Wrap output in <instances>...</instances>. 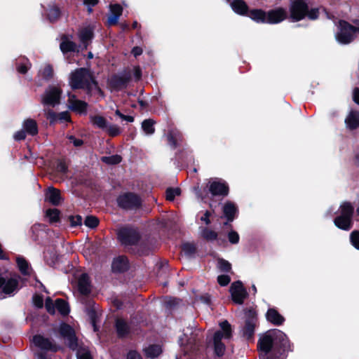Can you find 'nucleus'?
Instances as JSON below:
<instances>
[{
	"label": "nucleus",
	"instance_id": "obj_2",
	"mask_svg": "<svg viewBox=\"0 0 359 359\" xmlns=\"http://www.w3.org/2000/svg\"><path fill=\"white\" fill-rule=\"evenodd\" d=\"M117 240L123 246H135L142 238L137 227L126 224L121 226L116 231Z\"/></svg>",
	"mask_w": 359,
	"mask_h": 359
},
{
	"label": "nucleus",
	"instance_id": "obj_25",
	"mask_svg": "<svg viewBox=\"0 0 359 359\" xmlns=\"http://www.w3.org/2000/svg\"><path fill=\"white\" fill-rule=\"evenodd\" d=\"M231 9L238 15L247 16L250 8L244 0H233L230 3Z\"/></svg>",
	"mask_w": 359,
	"mask_h": 359
},
{
	"label": "nucleus",
	"instance_id": "obj_12",
	"mask_svg": "<svg viewBox=\"0 0 359 359\" xmlns=\"http://www.w3.org/2000/svg\"><path fill=\"white\" fill-rule=\"evenodd\" d=\"M33 342L34 345L41 350L57 353L62 350L60 345L53 342L49 338L45 337L41 334H36L33 337Z\"/></svg>",
	"mask_w": 359,
	"mask_h": 359
},
{
	"label": "nucleus",
	"instance_id": "obj_9",
	"mask_svg": "<svg viewBox=\"0 0 359 359\" xmlns=\"http://www.w3.org/2000/svg\"><path fill=\"white\" fill-rule=\"evenodd\" d=\"M309 4L305 0H290L289 5V18L291 22H297L306 18V12Z\"/></svg>",
	"mask_w": 359,
	"mask_h": 359
},
{
	"label": "nucleus",
	"instance_id": "obj_29",
	"mask_svg": "<svg viewBox=\"0 0 359 359\" xmlns=\"http://www.w3.org/2000/svg\"><path fill=\"white\" fill-rule=\"evenodd\" d=\"M247 16L257 23H266V12L262 9H251Z\"/></svg>",
	"mask_w": 359,
	"mask_h": 359
},
{
	"label": "nucleus",
	"instance_id": "obj_20",
	"mask_svg": "<svg viewBox=\"0 0 359 359\" xmlns=\"http://www.w3.org/2000/svg\"><path fill=\"white\" fill-rule=\"evenodd\" d=\"M265 316L266 320L275 326H280L283 325L285 321V317L274 307L269 308Z\"/></svg>",
	"mask_w": 359,
	"mask_h": 359
},
{
	"label": "nucleus",
	"instance_id": "obj_11",
	"mask_svg": "<svg viewBox=\"0 0 359 359\" xmlns=\"http://www.w3.org/2000/svg\"><path fill=\"white\" fill-rule=\"evenodd\" d=\"M229 292L232 301L236 304H243L245 299L248 297V293L241 280H236L231 283Z\"/></svg>",
	"mask_w": 359,
	"mask_h": 359
},
{
	"label": "nucleus",
	"instance_id": "obj_6",
	"mask_svg": "<svg viewBox=\"0 0 359 359\" xmlns=\"http://www.w3.org/2000/svg\"><path fill=\"white\" fill-rule=\"evenodd\" d=\"M132 80L130 69H124L120 74H114L108 80V85L112 90L120 91L126 89Z\"/></svg>",
	"mask_w": 359,
	"mask_h": 359
},
{
	"label": "nucleus",
	"instance_id": "obj_33",
	"mask_svg": "<svg viewBox=\"0 0 359 359\" xmlns=\"http://www.w3.org/2000/svg\"><path fill=\"white\" fill-rule=\"evenodd\" d=\"M76 43L72 41L69 40L66 36L62 37V41L60 44V48L64 53L75 52L76 50Z\"/></svg>",
	"mask_w": 359,
	"mask_h": 359
},
{
	"label": "nucleus",
	"instance_id": "obj_21",
	"mask_svg": "<svg viewBox=\"0 0 359 359\" xmlns=\"http://www.w3.org/2000/svg\"><path fill=\"white\" fill-rule=\"evenodd\" d=\"M129 261L126 256L114 258L111 264V270L114 273H124L129 269Z\"/></svg>",
	"mask_w": 359,
	"mask_h": 359
},
{
	"label": "nucleus",
	"instance_id": "obj_43",
	"mask_svg": "<svg viewBox=\"0 0 359 359\" xmlns=\"http://www.w3.org/2000/svg\"><path fill=\"white\" fill-rule=\"evenodd\" d=\"M16 263L19 271L24 276L29 275V263L28 262L22 257H18L16 259Z\"/></svg>",
	"mask_w": 359,
	"mask_h": 359
},
{
	"label": "nucleus",
	"instance_id": "obj_64",
	"mask_svg": "<svg viewBox=\"0 0 359 359\" xmlns=\"http://www.w3.org/2000/svg\"><path fill=\"white\" fill-rule=\"evenodd\" d=\"M68 140L70 141L71 143L74 144V147H79L83 144V140L81 139L76 138L74 135H69L67 137Z\"/></svg>",
	"mask_w": 359,
	"mask_h": 359
},
{
	"label": "nucleus",
	"instance_id": "obj_50",
	"mask_svg": "<svg viewBox=\"0 0 359 359\" xmlns=\"http://www.w3.org/2000/svg\"><path fill=\"white\" fill-rule=\"evenodd\" d=\"M106 131L107 134L111 137H117L122 133L121 128L115 124L108 125L107 128H106Z\"/></svg>",
	"mask_w": 359,
	"mask_h": 359
},
{
	"label": "nucleus",
	"instance_id": "obj_14",
	"mask_svg": "<svg viewBox=\"0 0 359 359\" xmlns=\"http://www.w3.org/2000/svg\"><path fill=\"white\" fill-rule=\"evenodd\" d=\"M208 191L213 196H226L229 193V187L224 180H214L209 182Z\"/></svg>",
	"mask_w": 359,
	"mask_h": 359
},
{
	"label": "nucleus",
	"instance_id": "obj_47",
	"mask_svg": "<svg viewBox=\"0 0 359 359\" xmlns=\"http://www.w3.org/2000/svg\"><path fill=\"white\" fill-rule=\"evenodd\" d=\"M61 11L57 6L50 8L47 13V18L51 22L56 21L60 16Z\"/></svg>",
	"mask_w": 359,
	"mask_h": 359
},
{
	"label": "nucleus",
	"instance_id": "obj_39",
	"mask_svg": "<svg viewBox=\"0 0 359 359\" xmlns=\"http://www.w3.org/2000/svg\"><path fill=\"white\" fill-rule=\"evenodd\" d=\"M91 122L97 128L102 130H106L108 126L107 120L102 116L95 115L91 116Z\"/></svg>",
	"mask_w": 359,
	"mask_h": 359
},
{
	"label": "nucleus",
	"instance_id": "obj_48",
	"mask_svg": "<svg viewBox=\"0 0 359 359\" xmlns=\"http://www.w3.org/2000/svg\"><path fill=\"white\" fill-rule=\"evenodd\" d=\"M181 189L180 188L168 187L165 191V198L167 201H172L175 196L180 195Z\"/></svg>",
	"mask_w": 359,
	"mask_h": 359
},
{
	"label": "nucleus",
	"instance_id": "obj_31",
	"mask_svg": "<svg viewBox=\"0 0 359 359\" xmlns=\"http://www.w3.org/2000/svg\"><path fill=\"white\" fill-rule=\"evenodd\" d=\"M182 139V135L177 130H169L167 134V141L169 146L175 149L180 147L179 141Z\"/></svg>",
	"mask_w": 359,
	"mask_h": 359
},
{
	"label": "nucleus",
	"instance_id": "obj_32",
	"mask_svg": "<svg viewBox=\"0 0 359 359\" xmlns=\"http://www.w3.org/2000/svg\"><path fill=\"white\" fill-rule=\"evenodd\" d=\"M79 37L80 41L87 48L89 42L94 37L93 30L89 27H84L79 32Z\"/></svg>",
	"mask_w": 359,
	"mask_h": 359
},
{
	"label": "nucleus",
	"instance_id": "obj_46",
	"mask_svg": "<svg viewBox=\"0 0 359 359\" xmlns=\"http://www.w3.org/2000/svg\"><path fill=\"white\" fill-rule=\"evenodd\" d=\"M221 331L223 332V338L230 339L232 336V329L230 323L227 320H224L219 323Z\"/></svg>",
	"mask_w": 359,
	"mask_h": 359
},
{
	"label": "nucleus",
	"instance_id": "obj_49",
	"mask_svg": "<svg viewBox=\"0 0 359 359\" xmlns=\"http://www.w3.org/2000/svg\"><path fill=\"white\" fill-rule=\"evenodd\" d=\"M67 221L70 224V226L76 228L82 225V217L79 215H69L67 218Z\"/></svg>",
	"mask_w": 359,
	"mask_h": 359
},
{
	"label": "nucleus",
	"instance_id": "obj_28",
	"mask_svg": "<svg viewBox=\"0 0 359 359\" xmlns=\"http://www.w3.org/2000/svg\"><path fill=\"white\" fill-rule=\"evenodd\" d=\"M86 313L89 318L90 319L91 324L93 327V330L95 332L99 330L98 327L97 326V319L98 318L97 313L96 311V309L95 307V303L93 301L90 300L86 306Z\"/></svg>",
	"mask_w": 359,
	"mask_h": 359
},
{
	"label": "nucleus",
	"instance_id": "obj_63",
	"mask_svg": "<svg viewBox=\"0 0 359 359\" xmlns=\"http://www.w3.org/2000/svg\"><path fill=\"white\" fill-rule=\"evenodd\" d=\"M115 115L118 116L123 121H126L130 123L133 122L135 120V118L133 116H129V115H125L123 113H121V111H119L118 109L116 110Z\"/></svg>",
	"mask_w": 359,
	"mask_h": 359
},
{
	"label": "nucleus",
	"instance_id": "obj_60",
	"mask_svg": "<svg viewBox=\"0 0 359 359\" xmlns=\"http://www.w3.org/2000/svg\"><path fill=\"white\" fill-rule=\"evenodd\" d=\"M228 240L231 244H238L239 243L240 237L238 233L233 230L230 231L227 235Z\"/></svg>",
	"mask_w": 359,
	"mask_h": 359
},
{
	"label": "nucleus",
	"instance_id": "obj_10",
	"mask_svg": "<svg viewBox=\"0 0 359 359\" xmlns=\"http://www.w3.org/2000/svg\"><path fill=\"white\" fill-rule=\"evenodd\" d=\"M62 90L56 86H50L41 97V103L43 105L54 107L60 102Z\"/></svg>",
	"mask_w": 359,
	"mask_h": 359
},
{
	"label": "nucleus",
	"instance_id": "obj_5",
	"mask_svg": "<svg viewBox=\"0 0 359 359\" xmlns=\"http://www.w3.org/2000/svg\"><path fill=\"white\" fill-rule=\"evenodd\" d=\"M245 324L242 329V336L248 341L254 339L255 330L258 321L257 313L255 309L249 308L245 310Z\"/></svg>",
	"mask_w": 359,
	"mask_h": 359
},
{
	"label": "nucleus",
	"instance_id": "obj_36",
	"mask_svg": "<svg viewBox=\"0 0 359 359\" xmlns=\"http://www.w3.org/2000/svg\"><path fill=\"white\" fill-rule=\"evenodd\" d=\"M162 352L161 346L158 344L149 345L144 349L145 355L151 359L158 357Z\"/></svg>",
	"mask_w": 359,
	"mask_h": 359
},
{
	"label": "nucleus",
	"instance_id": "obj_1",
	"mask_svg": "<svg viewBox=\"0 0 359 359\" xmlns=\"http://www.w3.org/2000/svg\"><path fill=\"white\" fill-rule=\"evenodd\" d=\"M259 359H285L292 351L287 335L278 329H271L262 334L257 341Z\"/></svg>",
	"mask_w": 359,
	"mask_h": 359
},
{
	"label": "nucleus",
	"instance_id": "obj_19",
	"mask_svg": "<svg viewBox=\"0 0 359 359\" xmlns=\"http://www.w3.org/2000/svg\"><path fill=\"white\" fill-rule=\"evenodd\" d=\"M76 95L74 94H69L68 102L69 104V109L79 114L87 113L88 103L85 101L76 100Z\"/></svg>",
	"mask_w": 359,
	"mask_h": 359
},
{
	"label": "nucleus",
	"instance_id": "obj_62",
	"mask_svg": "<svg viewBox=\"0 0 359 359\" xmlns=\"http://www.w3.org/2000/svg\"><path fill=\"white\" fill-rule=\"evenodd\" d=\"M33 303L39 309L43 307V298L41 295L35 294L33 296Z\"/></svg>",
	"mask_w": 359,
	"mask_h": 359
},
{
	"label": "nucleus",
	"instance_id": "obj_34",
	"mask_svg": "<svg viewBox=\"0 0 359 359\" xmlns=\"http://www.w3.org/2000/svg\"><path fill=\"white\" fill-rule=\"evenodd\" d=\"M43 258L46 263L53 267L57 264L58 256L55 250L52 248L44 251Z\"/></svg>",
	"mask_w": 359,
	"mask_h": 359
},
{
	"label": "nucleus",
	"instance_id": "obj_40",
	"mask_svg": "<svg viewBox=\"0 0 359 359\" xmlns=\"http://www.w3.org/2000/svg\"><path fill=\"white\" fill-rule=\"evenodd\" d=\"M122 156L118 154H114L109 156H102L100 158L102 163L111 165L119 164L122 161Z\"/></svg>",
	"mask_w": 359,
	"mask_h": 359
},
{
	"label": "nucleus",
	"instance_id": "obj_8",
	"mask_svg": "<svg viewBox=\"0 0 359 359\" xmlns=\"http://www.w3.org/2000/svg\"><path fill=\"white\" fill-rule=\"evenodd\" d=\"M90 74L88 69L81 67L76 69L74 72H72L70 76V85L72 89H90V83L86 78V76Z\"/></svg>",
	"mask_w": 359,
	"mask_h": 359
},
{
	"label": "nucleus",
	"instance_id": "obj_61",
	"mask_svg": "<svg viewBox=\"0 0 359 359\" xmlns=\"http://www.w3.org/2000/svg\"><path fill=\"white\" fill-rule=\"evenodd\" d=\"M99 0H83V4L87 7V11L88 13L93 12V8L99 4Z\"/></svg>",
	"mask_w": 359,
	"mask_h": 359
},
{
	"label": "nucleus",
	"instance_id": "obj_59",
	"mask_svg": "<svg viewBox=\"0 0 359 359\" xmlns=\"http://www.w3.org/2000/svg\"><path fill=\"white\" fill-rule=\"evenodd\" d=\"M68 166L65 161L60 160L57 162L56 165V171L57 172L65 175L68 172Z\"/></svg>",
	"mask_w": 359,
	"mask_h": 359
},
{
	"label": "nucleus",
	"instance_id": "obj_38",
	"mask_svg": "<svg viewBox=\"0 0 359 359\" xmlns=\"http://www.w3.org/2000/svg\"><path fill=\"white\" fill-rule=\"evenodd\" d=\"M217 268L221 272L233 273L231 264L224 258L219 257L217 259Z\"/></svg>",
	"mask_w": 359,
	"mask_h": 359
},
{
	"label": "nucleus",
	"instance_id": "obj_27",
	"mask_svg": "<svg viewBox=\"0 0 359 359\" xmlns=\"http://www.w3.org/2000/svg\"><path fill=\"white\" fill-rule=\"evenodd\" d=\"M346 127L353 130L359 128V111L352 110L345 119Z\"/></svg>",
	"mask_w": 359,
	"mask_h": 359
},
{
	"label": "nucleus",
	"instance_id": "obj_23",
	"mask_svg": "<svg viewBox=\"0 0 359 359\" xmlns=\"http://www.w3.org/2000/svg\"><path fill=\"white\" fill-rule=\"evenodd\" d=\"M78 290L82 295L88 296L91 292V282L89 276L83 273L78 280Z\"/></svg>",
	"mask_w": 359,
	"mask_h": 359
},
{
	"label": "nucleus",
	"instance_id": "obj_54",
	"mask_svg": "<svg viewBox=\"0 0 359 359\" xmlns=\"http://www.w3.org/2000/svg\"><path fill=\"white\" fill-rule=\"evenodd\" d=\"M76 356L77 359H93L90 351L84 348L77 349Z\"/></svg>",
	"mask_w": 359,
	"mask_h": 359
},
{
	"label": "nucleus",
	"instance_id": "obj_41",
	"mask_svg": "<svg viewBox=\"0 0 359 359\" xmlns=\"http://www.w3.org/2000/svg\"><path fill=\"white\" fill-rule=\"evenodd\" d=\"M202 236L204 239H205L208 241H212L215 240H217L218 242L220 241L222 242H224L225 240H221L220 238H218V234L216 231L209 229L208 228H204L202 231Z\"/></svg>",
	"mask_w": 359,
	"mask_h": 359
},
{
	"label": "nucleus",
	"instance_id": "obj_35",
	"mask_svg": "<svg viewBox=\"0 0 359 359\" xmlns=\"http://www.w3.org/2000/svg\"><path fill=\"white\" fill-rule=\"evenodd\" d=\"M340 215L343 217H346L349 219H353V216L354 214V207L351 204V202L344 201L343 202L339 207Z\"/></svg>",
	"mask_w": 359,
	"mask_h": 359
},
{
	"label": "nucleus",
	"instance_id": "obj_17",
	"mask_svg": "<svg viewBox=\"0 0 359 359\" xmlns=\"http://www.w3.org/2000/svg\"><path fill=\"white\" fill-rule=\"evenodd\" d=\"M222 339L223 332L222 331H216L214 333L212 338L214 354L218 358L222 357L226 351V346L222 341Z\"/></svg>",
	"mask_w": 359,
	"mask_h": 359
},
{
	"label": "nucleus",
	"instance_id": "obj_24",
	"mask_svg": "<svg viewBox=\"0 0 359 359\" xmlns=\"http://www.w3.org/2000/svg\"><path fill=\"white\" fill-rule=\"evenodd\" d=\"M46 118L49 120L50 124H54L57 121L62 122H70L71 116L68 111L56 113L52 109H49L46 113Z\"/></svg>",
	"mask_w": 359,
	"mask_h": 359
},
{
	"label": "nucleus",
	"instance_id": "obj_51",
	"mask_svg": "<svg viewBox=\"0 0 359 359\" xmlns=\"http://www.w3.org/2000/svg\"><path fill=\"white\" fill-rule=\"evenodd\" d=\"M100 221L98 218L93 215H88L85 218L84 224L90 228L95 229L99 225Z\"/></svg>",
	"mask_w": 359,
	"mask_h": 359
},
{
	"label": "nucleus",
	"instance_id": "obj_57",
	"mask_svg": "<svg viewBox=\"0 0 359 359\" xmlns=\"http://www.w3.org/2000/svg\"><path fill=\"white\" fill-rule=\"evenodd\" d=\"M109 8L111 14L118 18L123 13V7L118 4H111Z\"/></svg>",
	"mask_w": 359,
	"mask_h": 359
},
{
	"label": "nucleus",
	"instance_id": "obj_56",
	"mask_svg": "<svg viewBox=\"0 0 359 359\" xmlns=\"http://www.w3.org/2000/svg\"><path fill=\"white\" fill-rule=\"evenodd\" d=\"M45 307L47 312L50 315H54L55 313V303H53V299L48 297L45 301Z\"/></svg>",
	"mask_w": 359,
	"mask_h": 359
},
{
	"label": "nucleus",
	"instance_id": "obj_4",
	"mask_svg": "<svg viewBox=\"0 0 359 359\" xmlns=\"http://www.w3.org/2000/svg\"><path fill=\"white\" fill-rule=\"evenodd\" d=\"M336 40L341 44L351 43L355 39L353 34V25L345 20H339L337 23V32L335 34Z\"/></svg>",
	"mask_w": 359,
	"mask_h": 359
},
{
	"label": "nucleus",
	"instance_id": "obj_52",
	"mask_svg": "<svg viewBox=\"0 0 359 359\" xmlns=\"http://www.w3.org/2000/svg\"><path fill=\"white\" fill-rule=\"evenodd\" d=\"M53 68L51 65H47L41 72V76L46 81H49L53 77Z\"/></svg>",
	"mask_w": 359,
	"mask_h": 359
},
{
	"label": "nucleus",
	"instance_id": "obj_18",
	"mask_svg": "<svg viewBox=\"0 0 359 359\" xmlns=\"http://www.w3.org/2000/svg\"><path fill=\"white\" fill-rule=\"evenodd\" d=\"M45 201L54 206H58L61 204L63 198L58 189L49 187L45 193Z\"/></svg>",
	"mask_w": 359,
	"mask_h": 359
},
{
	"label": "nucleus",
	"instance_id": "obj_45",
	"mask_svg": "<svg viewBox=\"0 0 359 359\" xmlns=\"http://www.w3.org/2000/svg\"><path fill=\"white\" fill-rule=\"evenodd\" d=\"M46 215L50 223H55L60 221V211L57 208H49L46 210Z\"/></svg>",
	"mask_w": 359,
	"mask_h": 359
},
{
	"label": "nucleus",
	"instance_id": "obj_42",
	"mask_svg": "<svg viewBox=\"0 0 359 359\" xmlns=\"http://www.w3.org/2000/svg\"><path fill=\"white\" fill-rule=\"evenodd\" d=\"M182 251L187 257H191L196 253L197 248L194 243L187 242L182 245Z\"/></svg>",
	"mask_w": 359,
	"mask_h": 359
},
{
	"label": "nucleus",
	"instance_id": "obj_26",
	"mask_svg": "<svg viewBox=\"0 0 359 359\" xmlns=\"http://www.w3.org/2000/svg\"><path fill=\"white\" fill-rule=\"evenodd\" d=\"M334 225L339 229L349 231L353 228V219L347 218L341 215H338L334 219Z\"/></svg>",
	"mask_w": 359,
	"mask_h": 359
},
{
	"label": "nucleus",
	"instance_id": "obj_22",
	"mask_svg": "<svg viewBox=\"0 0 359 359\" xmlns=\"http://www.w3.org/2000/svg\"><path fill=\"white\" fill-rule=\"evenodd\" d=\"M114 327L119 339H123L130 333V325L123 318H116Z\"/></svg>",
	"mask_w": 359,
	"mask_h": 359
},
{
	"label": "nucleus",
	"instance_id": "obj_44",
	"mask_svg": "<svg viewBox=\"0 0 359 359\" xmlns=\"http://www.w3.org/2000/svg\"><path fill=\"white\" fill-rule=\"evenodd\" d=\"M155 121L153 119H145L142 123V128L147 135H152L155 132Z\"/></svg>",
	"mask_w": 359,
	"mask_h": 359
},
{
	"label": "nucleus",
	"instance_id": "obj_13",
	"mask_svg": "<svg viewBox=\"0 0 359 359\" xmlns=\"http://www.w3.org/2000/svg\"><path fill=\"white\" fill-rule=\"evenodd\" d=\"M19 290V280L16 278L0 276V291L6 295L12 296Z\"/></svg>",
	"mask_w": 359,
	"mask_h": 359
},
{
	"label": "nucleus",
	"instance_id": "obj_58",
	"mask_svg": "<svg viewBox=\"0 0 359 359\" xmlns=\"http://www.w3.org/2000/svg\"><path fill=\"white\" fill-rule=\"evenodd\" d=\"M217 283L222 287H225L231 282V278L227 274H222L217 276Z\"/></svg>",
	"mask_w": 359,
	"mask_h": 359
},
{
	"label": "nucleus",
	"instance_id": "obj_37",
	"mask_svg": "<svg viewBox=\"0 0 359 359\" xmlns=\"http://www.w3.org/2000/svg\"><path fill=\"white\" fill-rule=\"evenodd\" d=\"M55 307L58 312L63 316H67L70 312V308L68 302L61 298L55 299Z\"/></svg>",
	"mask_w": 359,
	"mask_h": 359
},
{
	"label": "nucleus",
	"instance_id": "obj_53",
	"mask_svg": "<svg viewBox=\"0 0 359 359\" xmlns=\"http://www.w3.org/2000/svg\"><path fill=\"white\" fill-rule=\"evenodd\" d=\"M319 8H309V6H308V8L306 9V18H308V19L311 20H316L319 18Z\"/></svg>",
	"mask_w": 359,
	"mask_h": 359
},
{
	"label": "nucleus",
	"instance_id": "obj_16",
	"mask_svg": "<svg viewBox=\"0 0 359 359\" xmlns=\"http://www.w3.org/2000/svg\"><path fill=\"white\" fill-rule=\"evenodd\" d=\"M287 18V13L285 8L278 7L266 12V23L278 24Z\"/></svg>",
	"mask_w": 359,
	"mask_h": 359
},
{
	"label": "nucleus",
	"instance_id": "obj_55",
	"mask_svg": "<svg viewBox=\"0 0 359 359\" xmlns=\"http://www.w3.org/2000/svg\"><path fill=\"white\" fill-rule=\"evenodd\" d=\"M350 242L351 245L359 250V231L354 230L350 234Z\"/></svg>",
	"mask_w": 359,
	"mask_h": 359
},
{
	"label": "nucleus",
	"instance_id": "obj_7",
	"mask_svg": "<svg viewBox=\"0 0 359 359\" xmlns=\"http://www.w3.org/2000/svg\"><path fill=\"white\" fill-rule=\"evenodd\" d=\"M60 336L66 341L67 347L74 351L79 347V339L74 329L68 323L62 322L58 329Z\"/></svg>",
	"mask_w": 359,
	"mask_h": 359
},
{
	"label": "nucleus",
	"instance_id": "obj_3",
	"mask_svg": "<svg viewBox=\"0 0 359 359\" xmlns=\"http://www.w3.org/2000/svg\"><path fill=\"white\" fill-rule=\"evenodd\" d=\"M116 204L119 208L123 210H137L142 208V200L139 194L127 191L117 196Z\"/></svg>",
	"mask_w": 359,
	"mask_h": 359
},
{
	"label": "nucleus",
	"instance_id": "obj_15",
	"mask_svg": "<svg viewBox=\"0 0 359 359\" xmlns=\"http://www.w3.org/2000/svg\"><path fill=\"white\" fill-rule=\"evenodd\" d=\"M222 213L224 217L226 219L224 224L225 226L229 225L231 227L229 223L232 222L238 217L239 213L238 208L235 203L227 201L222 207Z\"/></svg>",
	"mask_w": 359,
	"mask_h": 359
},
{
	"label": "nucleus",
	"instance_id": "obj_30",
	"mask_svg": "<svg viewBox=\"0 0 359 359\" xmlns=\"http://www.w3.org/2000/svg\"><path fill=\"white\" fill-rule=\"evenodd\" d=\"M22 128L27 134L35 136L39 133V128L36 121L33 118H27L22 123Z\"/></svg>",
	"mask_w": 359,
	"mask_h": 359
}]
</instances>
